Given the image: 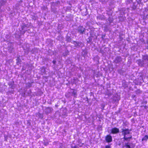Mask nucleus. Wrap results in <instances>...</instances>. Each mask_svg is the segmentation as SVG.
I'll list each match as a JSON object with an SVG mask.
<instances>
[{
  "label": "nucleus",
  "mask_w": 148,
  "mask_h": 148,
  "mask_svg": "<svg viewBox=\"0 0 148 148\" xmlns=\"http://www.w3.org/2000/svg\"><path fill=\"white\" fill-rule=\"evenodd\" d=\"M128 129H123L122 130L121 132L122 133V135L123 136V137L126 136L127 134H129L130 133V131Z\"/></svg>",
  "instance_id": "obj_1"
},
{
  "label": "nucleus",
  "mask_w": 148,
  "mask_h": 148,
  "mask_svg": "<svg viewBox=\"0 0 148 148\" xmlns=\"http://www.w3.org/2000/svg\"><path fill=\"white\" fill-rule=\"evenodd\" d=\"M119 132V129L116 127L112 128L111 130V133L113 134H118Z\"/></svg>",
  "instance_id": "obj_2"
},
{
  "label": "nucleus",
  "mask_w": 148,
  "mask_h": 148,
  "mask_svg": "<svg viewBox=\"0 0 148 148\" xmlns=\"http://www.w3.org/2000/svg\"><path fill=\"white\" fill-rule=\"evenodd\" d=\"M105 139L107 143L111 142L112 141V136L110 134L107 135L105 137Z\"/></svg>",
  "instance_id": "obj_3"
},
{
  "label": "nucleus",
  "mask_w": 148,
  "mask_h": 148,
  "mask_svg": "<svg viewBox=\"0 0 148 148\" xmlns=\"http://www.w3.org/2000/svg\"><path fill=\"white\" fill-rule=\"evenodd\" d=\"M78 31L80 34H82L84 32V29L83 27L80 26L79 27Z\"/></svg>",
  "instance_id": "obj_4"
},
{
  "label": "nucleus",
  "mask_w": 148,
  "mask_h": 148,
  "mask_svg": "<svg viewBox=\"0 0 148 148\" xmlns=\"http://www.w3.org/2000/svg\"><path fill=\"white\" fill-rule=\"evenodd\" d=\"M123 138L124 140L126 141H129L131 139H132V135H130V136L128 137H126V136H125L123 137Z\"/></svg>",
  "instance_id": "obj_5"
},
{
  "label": "nucleus",
  "mask_w": 148,
  "mask_h": 148,
  "mask_svg": "<svg viewBox=\"0 0 148 148\" xmlns=\"http://www.w3.org/2000/svg\"><path fill=\"white\" fill-rule=\"evenodd\" d=\"M122 61L120 57H117L115 58L114 62L116 63H118L121 62Z\"/></svg>",
  "instance_id": "obj_6"
},
{
  "label": "nucleus",
  "mask_w": 148,
  "mask_h": 148,
  "mask_svg": "<svg viewBox=\"0 0 148 148\" xmlns=\"http://www.w3.org/2000/svg\"><path fill=\"white\" fill-rule=\"evenodd\" d=\"M148 139V135H145L142 139V141H146Z\"/></svg>",
  "instance_id": "obj_7"
},
{
  "label": "nucleus",
  "mask_w": 148,
  "mask_h": 148,
  "mask_svg": "<svg viewBox=\"0 0 148 148\" xmlns=\"http://www.w3.org/2000/svg\"><path fill=\"white\" fill-rule=\"evenodd\" d=\"M71 90L73 91L72 92V95L74 96H76L77 95V94L76 90L74 89H71Z\"/></svg>",
  "instance_id": "obj_8"
},
{
  "label": "nucleus",
  "mask_w": 148,
  "mask_h": 148,
  "mask_svg": "<svg viewBox=\"0 0 148 148\" xmlns=\"http://www.w3.org/2000/svg\"><path fill=\"white\" fill-rule=\"evenodd\" d=\"M143 58L144 60L148 61V55H146L143 56Z\"/></svg>",
  "instance_id": "obj_9"
},
{
  "label": "nucleus",
  "mask_w": 148,
  "mask_h": 148,
  "mask_svg": "<svg viewBox=\"0 0 148 148\" xmlns=\"http://www.w3.org/2000/svg\"><path fill=\"white\" fill-rule=\"evenodd\" d=\"M46 109L48 110L49 111V112H46V113L47 114H48V113L51 112L52 110V108L50 107H48L46 108Z\"/></svg>",
  "instance_id": "obj_10"
},
{
  "label": "nucleus",
  "mask_w": 148,
  "mask_h": 148,
  "mask_svg": "<svg viewBox=\"0 0 148 148\" xmlns=\"http://www.w3.org/2000/svg\"><path fill=\"white\" fill-rule=\"evenodd\" d=\"M16 60V63L17 64H18L21 61V59H20L19 57H18L17 58V59Z\"/></svg>",
  "instance_id": "obj_11"
},
{
  "label": "nucleus",
  "mask_w": 148,
  "mask_h": 148,
  "mask_svg": "<svg viewBox=\"0 0 148 148\" xmlns=\"http://www.w3.org/2000/svg\"><path fill=\"white\" fill-rule=\"evenodd\" d=\"M125 146L128 148H131L130 145V143H125Z\"/></svg>",
  "instance_id": "obj_12"
},
{
  "label": "nucleus",
  "mask_w": 148,
  "mask_h": 148,
  "mask_svg": "<svg viewBox=\"0 0 148 148\" xmlns=\"http://www.w3.org/2000/svg\"><path fill=\"white\" fill-rule=\"evenodd\" d=\"M88 40L87 41V42L89 43L91 42L92 40V39L90 37H89L88 38Z\"/></svg>",
  "instance_id": "obj_13"
},
{
  "label": "nucleus",
  "mask_w": 148,
  "mask_h": 148,
  "mask_svg": "<svg viewBox=\"0 0 148 148\" xmlns=\"http://www.w3.org/2000/svg\"><path fill=\"white\" fill-rule=\"evenodd\" d=\"M71 38L70 37H68L66 38V40L68 42H70L71 41Z\"/></svg>",
  "instance_id": "obj_14"
},
{
  "label": "nucleus",
  "mask_w": 148,
  "mask_h": 148,
  "mask_svg": "<svg viewBox=\"0 0 148 148\" xmlns=\"http://www.w3.org/2000/svg\"><path fill=\"white\" fill-rule=\"evenodd\" d=\"M136 94H139L141 93V91L140 89H138L136 91Z\"/></svg>",
  "instance_id": "obj_15"
},
{
  "label": "nucleus",
  "mask_w": 148,
  "mask_h": 148,
  "mask_svg": "<svg viewBox=\"0 0 148 148\" xmlns=\"http://www.w3.org/2000/svg\"><path fill=\"white\" fill-rule=\"evenodd\" d=\"M105 148H111V146L110 145H106L105 146Z\"/></svg>",
  "instance_id": "obj_16"
},
{
  "label": "nucleus",
  "mask_w": 148,
  "mask_h": 148,
  "mask_svg": "<svg viewBox=\"0 0 148 148\" xmlns=\"http://www.w3.org/2000/svg\"><path fill=\"white\" fill-rule=\"evenodd\" d=\"M26 27V25H23L21 27L22 29H23Z\"/></svg>",
  "instance_id": "obj_17"
},
{
  "label": "nucleus",
  "mask_w": 148,
  "mask_h": 148,
  "mask_svg": "<svg viewBox=\"0 0 148 148\" xmlns=\"http://www.w3.org/2000/svg\"><path fill=\"white\" fill-rule=\"evenodd\" d=\"M52 62L53 63V64H56V60H54Z\"/></svg>",
  "instance_id": "obj_18"
},
{
  "label": "nucleus",
  "mask_w": 148,
  "mask_h": 148,
  "mask_svg": "<svg viewBox=\"0 0 148 148\" xmlns=\"http://www.w3.org/2000/svg\"><path fill=\"white\" fill-rule=\"evenodd\" d=\"M77 147L75 145L73 147H72L71 148H76Z\"/></svg>",
  "instance_id": "obj_19"
},
{
  "label": "nucleus",
  "mask_w": 148,
  "mask_h": 148,
  "mask_svg": "<svg viewBox=\"0 0 148 148\" xmlns=\"http://www.w3.org/2000/svg\"><path fill=\"white\" fill-rule=\"evenodd\" d=\"M45 7V8L46 9H47V7Z\"/></svg>",
  "instance_id": "obj_20"
}]
</instances>
